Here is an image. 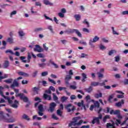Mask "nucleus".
<instances>
[{
  "label": "nucleus",
  "instance_id": "1",
  "mask_svg": "<svg viewBox=\"0 0 128 128\" xmlns=\"http://www.w3.org/2000/svg\"><path fill=\"white\" fill-rule=\"evenodd\" d=\"M100 40V37L98 36H94V37L93 38V40L90 39L89 40V45L90 46V48H96V46L94 44L95 42H98Z\"/></svg>",
  "mask_w": 128,
  "mask_h": 128
},
{
  "label": "nucleus",
  "instance_id": "2",
  "mask_svg": "<svg viewBox=\"0 0 128 128\" xmlns=\"http://www.w3.org/2000/svg\"><path fill=\"white\" fill-rule=\"evenodd\" d=\"M94 110L97 112L98 114H100L102 110V108H100V102L98 101L94 102Z\"/></svg>",
  "mask_w": 128,
  "mask_h": 128
},
{
  "label": "nucleus",
  "instance_id": "3",
  "mask_svg": "<svg viewBox=\"0 0 128 128\" xmlns=\"http://www.w3.org/2000/svg\"><path fill=\"white\" fill-rule=\"evenodd\" d=\"M102 114H100L98 117H94L92 120V124H94V123L96 122L98 124H100V120H102Z\"/></svg>",
  "mask_w": 128,
  "mask_h": 128
},
{
  "label": "nucleus",
  "instance_id": "4",
  "mask_svg": "<svg viewBox=\"0 0 128 128\" xmlns=\"http://www.w3.org/2000/svg\"><path fill=\"white\" fill-rule=\"evenodd\" d=\"M5 122H14L16 119L12 117V116L10 115V114H7Z\"/></svg>",
  "mask_w": 128,
  "mask_h": 128
},
{
  "label": "nucleus",
  "instance_id": "5",
  "mask_svg": "<svg viewBox=\"0 0 128 128\" xmlns=\"http://www.w3.org/2000/svg\"><path fill=\"white\" fill-rule=\"evenodd\" d=\"M65 108L67 110L68 112H70L71 111L74 112V110H76V107L74 106H72V104H69L66 106Z\"/></svg>",
  "mask_w": 128,
  "mask_h": 128
},
{
  "label": "nucleus",
  "instance_id": "6",
  "mask_svg": "<svg viewBox=\"0 0 128 128\" xmlns=\"http://www.w3.org/2000/svg\"><path fill=\"white\" fill-rule=\"evenodd\" d=\"M4 87H2V86H0V96L4 98L5 100H7L9 102H12V100H10V98H9L8 96H4V92H2V90H4Z\"/></svg>",
  "mask_w": 128,
  "mask_h": 128
},
{
  "label": "nucleus",
  "instance_id": "7",
  "mask_svg": "<svg viewBox=\"0 0 128 128\" xmlns=\"http://www.w3.org/2000/svg\"><path fill=\"white\" fill-rule=\"evenodd\" d=\"M38 114L40 116H42L44 114V106L42 104H40L38 107Z\"/></svg>",
  "mask_w": 128,
  "mask_h": 128
},
{
  "label": "nucleus",
  "instance_id": "8",
  "mask_svg": "<svg viewBox=\"0 0 128 128\" xmlns=\"http://www.w3.org/2000/svg\"><path fill=\"white\" fill-rule=\"evenodd\" d=\"M10 100H11V102H9V104H11V106L12 108H18V104H20V102L18 101L17 100H14V103H12V100H10Z\"/></svg>",
  "mask_w": 128,
  "mask_h": 128
},
{
  "label": "nucleus",
  "instance_id": "9",
  "mask_svg": "<svg viewBox=\"0 0 128 128\" xmlns=\"http://www.w3.org/2000/svg\"><path fill=\"white\" fill-rule=\"evenodd\" d=\"M69 32L70 34H74V32H75L79 38H82V34H80V30H78L76 29H72L70 30L69 31Z\"/></svg>",
  "mask_w": 128,
  "mask_h": 128
},
{
  "label": "nucleus",
  "instance_id": "10",
  "mask_svg": "<svg viewBox=\"0 0 128 128\" xmlns=\"http://www.w3.org/2000/svg\"><path fill=\"white\" fill-rule=\"evenodd\" d=\"M56 106V104L54 102L50 104V106L49 110H48V112H54V110Z\"/></svg>",
  "mask_w": 128,
  "mask_h": 128
},
{
  "label": "nucleus",
  "instance_id": "11",
  "mask_svg": "<svg viewBox=\"0 0 128 128\" xmlns=\"http://www.w3.org/2000/svg\"><path fill=\"white\" fill-rule=\"evenodd\" d=\"M91 86H106L104 82L100 83L98 82H91Z\"/></svg>",
  "mask_w": 128,
  "mask_h": 128
},
{
  "label": "nucleus",
  "instance_id": "12",
  "mask_svg": "<svg viewBox=\"0 0 128 128\" xmlns=\"http://www.w3.org/2000/svg\"><path fill=\"white\" fill-rule=\"evenodd\" d=\"M34 52H44V48H40V45H36L35 48H34Z\"/></svg>",
  "mask_w": 128,
  "mask_h": 128
},
{
  "label": "nucleus",
  "instance_id": "13",
  "mask_svg": "<svg viewBox=\"0 0 128 128\" xmlns=\"http://www.w3.org/2000/svg\"><path fill=\"white\" fill-rule=\"evenodd\" d=\"M84 121H82V120H80L78 123H76L74 122H72L70 123L69 124L68 126H80V124H82Z\"/></svg>",
  "mask_w": 128,
  "mask_h": 128
},
{
  "label": "nucleus",
  "instance_id": "14",
  "mask_svg": "<svg viewBox=\"0 0 128 128\" xmlns=\"http://www.w3.org/2000/svg\"><path fill=\"white\" fill-rule=\"evenodd\" d=\"M72 76L70 75H66L65 76V84H70V80H72Z\"/></svg>",
  "mask_w": 128,
  "mask_h": 128
},
{
  "label": "nucleus",
  "instance_id": "15",
  "mask_svg": "<svg viewBox=\"0 0 128 128\" xmlns=\"http://www.w3.org/2000/svg\"><path fill=\"white\" fill-rule=\"evenodd\" d=\"M20 86V83L18 82L16 79H15L13 83L11 84V88H14L16 86Z\"/></svg>",
  "mask_w": 128,
  "mask_h": 128
},
{
  "label": "nucleus",
  "instance_id": "16",
  "mask_svg": "<svg viewBox=\"0 0 128 128\" xmlns=\"http://www.w3.org/2000/svg\"><path fill=\"white\" fill-rule=\"evenodd\" d=\"M6 116H4V113L2 111H0V120L6 122Z\"/></svg>",
  "mask_w": 128,
  "mask_h": 128
},
{
  "label": "nucleus",
  "instance_id": "17",
  "mask_svg": "<svg viewBox=\"0 0 128 128\" xmlns=\"http://www.w3.org/2000/svg\"><path fill=\"white\" fill-rule=\"evenodd\" d=\"M19 98H20V100H22L23 102H28V97L24 96V94H22Z\"/></svg>",
  "mask_w": 128,
  "mask_h": 128
},
{
  "label": "nucleus",
  "instance_id": "18",
  "mask_svg": "<svg viewBox=\"0 0 128 128\" xmlns=\"http://www.w3.org/2000/svg\"><path fill=\"white\" fill-rule=\"evenodd\" d=\"M13 88L14 92H16V98H18V96H22V93H20L18 94L20 90H18V89H16V88Z\"/></svg>",
  "mask_w": 128,
  "mask_h": 128
},
{
  "label": "nucleus",
  "instance_id": "19",
  "mask_svg": "<svg viewBox=\"0 0 128 128\" xmlns=\"http://www.w3.org/2000/svg\"><path fill=\"white\" fill-rule=\"evenodd\" d=\"M43 4L46 6H54V4L50 2L48 0H43Z\"/></svg>",
  "mask_w": 128,
  "mask_h": 128
},
{
  "label": "nucleus",
  "instance_id": "20",
  "mask_svg": "<svg viewBox=\"0 0 128 128\" xmlns=\"http://www.w3.org/2000/svg\"><path fill=\"white\" fill-rule=\"evenodd\" d=\"M43 98L44 100H52V96L50 95H48L46 94H44Z\"/></svg>",
  "mask_w": 128,
  "mask_h": 128
},
{
  "label": "nucleus",
  "instance_id": "21",
  "mask_svg": "<svg viewBox=\"0 0 128 128\" xmlns=\"http://www.w3.org/2000/svg\"><path fill=\"white\" fill-rule=\"evenodd\" d=\"M74 18L76 22H80L82 18V16L80 14H76L74 16Z\"/></svg>",
  "mask_w": 128,
  "mask_h": 128
},
{
  "label": "nucleus",
  "instance_id": "22",
  "mask_svg": "<svg viewBox=\"0 0 128 128\" xmlns=\"http://www.w3.org/2000/svg\"><path fill=\"white\" fill-rule=\"evenodd\" d=\"M81 76L82 77V82H86V79L88 78V76L86 75V73H82L81 74Z\"/></svg>",
  "mask_w": 128,
  "mask_h": 128
},
{
  "label": "nucleus",
  "instance_id": "23",
  "mask_svg": "<svg viewBox=\"0 0 128 128\" xmlns=\"http://www.w3.org/2000/svg\"><path fill=\"white\" fill-rule=\"evenodd\" d=\"M82 22L84 24H86L87 28H90V22L88 21V19H84Z\"/></svg>",
  "mask_w": 128,
  "mask_h": 128
},
{
  "label": "nucleus",
  "instance_id": "24",
  "mask_svg": "<svg viewBox=\"0 0 128 128\" xmlns=\"http://www.w3.org/2000/svg\"><path fill=\"white\" fill-rule=\"evenodd\" d=\"M124 104V100H122L121 102H118L116 104V106H122V104Z\"/></svg>",
  "mask_w": 128,
  "mask_h": 128
},
{
  "label": "nucleus",
  "instance_id": "25",
  "mask_svg": "<svg viewBox=\"0 0 128 128\" xmlns=\"http://www.w3.org/2000/svg\"><path fill=\"white\" fill-rule=\"evenodd\" d=\"M110 115H106L103 119L102 120L104 122H106V120H110Z\"/></svg>",
  "mask_w": 128,
  "mask_h": 128
},
{
  "label": "nucleus",
  "instance_id": "26",
  "mask_svg": "<svg viewBox=\"0 0 128 128\" xmlns=\"http://www.w3.org/2000/svg\"><path fill=\"white\" fill-rule=\"evenodd\" d=\"M18 74H19V76H30L28 74L22 72H18Z\"/></svg>",
  "mask_w": 128,
  "mask_h": 128
},
{
  "label": "nucleus",
  "instance_id": "27",
  "mask_svg": "<svg viewBox=\"0 0 128 128\" xmlns=\"http://www.w3.org/2000/svg\"><path fill=\"white\" fill-rule=\"evenodd\" d=\"M94 96L96 98H102V92L96 94Z\"/></svg>",
  "mask_w": 128,
  "mask_h": 128
},
{
  "label": "nucleus",
  "instance_id": "28",
  "mask_svg": "<svg viewBox=\"0 0 128 128\" xmlns=\"http://www.w3.org/2000/svg\"><path fill=\"white\" fill-rule=\"evenodd\" d=\"M84 90H85V92H92V86H90L88 88L84 89Z\"/></svg>",
  "mask_w": 128,
  "mask_h": 128
},
{
  "label": "nucleus",
  "instance_id": "29",
  "mask_svg": "<svg viewBox=\"0 0 128 128\" xmlns=\"http://www.w3.org/2000/svg\"><path fill=\"white\" fill-rule=\"evenodd\" d=\"M18 34L20 36H21L22 38V36H26V33H24V31L20 30H19V32H18Z\"/></svg>",
  "mask_w": 128,
  "mask_h": 128
},
{
  "label": "nucleus",
  "instance_id": "30",
  "mask_svg": "<svg viewBox=\"0 0 128 128\" xmlns=\"http://www.w3.org/2000/svg\"><path fill=\"white\" fill-rule=\"evenodd\" d=\"M77 106H83L84 108L86 109V106L84 105V100H82L81 102H78Z\"/></svg>",
  "mask_w": 128,
  "mask_h": 128
},
{
  "label": "nucleus",
  "instance_id": "31",
  "mask_svg": "<svg viewBox=\"0 0 128 128\" xmlns=\"http://www.w3.org/2000/svg\"><path fill=\"white\" fill-rule=\"evenodd\" d=\"M80 120V116L72 118L73 122L76 124H78V121Z\"/></svg>",
  "mask_w": 128,
  "mask_h": 128
},
{
  "label": "nucleus",
  "instance_id": "32",
  "mask_svg": "<svg viewBox=\"0 0 128 128\" xmlns=\"http://www.w3.org/2000/svg\"><path fill=\"white\" fill-rule=\"evenodd\" d=\"M114 54H116V50H111L108 52V56H112Z\"/></svg>",
  "mask_w": 128,
  "mask_h": 128
},
{
  "label": "nucleus",
  "instance_id": "33",
  "mask_svg": "<svg viewBox=\"0 0 128 128\" xmlns=\"http://www.w3.org/2000/svg\"><path fill=\"white\" fill-rule=\"evenodd\" d=\"M114 60L116 62H118L120 60V56H116L114 57Z\"/></svg>",
  "mask_w": 128,
  "mask_h": 128
},
{
  "label": "nucleus",
  "instance_id": "34",
  "mask_svg": "<svg viewBox=\"0 0 128 128\" xmlns=\"http://www.w3.org/2000/svg\"><path fill=\"white\" fill-rule=\"evenodd\" d=\"M22 118H24V120H30V118L28 117V116L26 114H24L22 115Z\"/></svg>",
  "mask_w": 128,
  "mask_h": 128
},
{
  "label": "nucleus",
  "instance_id": "35",
  "mask_svg": "<svg viewBox=\"0 0 128 128\" xmlns=\"http://www.w3.org/2000/svg\"><path fill=\"white\" fill-rule=\"evenodd\" d=\"M28 62H30V58H32V54L30 52H28Z\"/></svg>",
  "mask_w": 128,
  "mask_h": 128
},
{
  "label": "nucleus",
  "instance_id": "36",
  "mask_svg": "<svg viewBox=\"0 0 128 128\" xmlns=\"http://www.w3.org/2000/svg\"><path fill=\"white\" fill-rule=\"evenodd\" d=\"M18 14V12L16 10H14L10 14V18H12L13 16H15V14Z\"/></svg>",
  "mask_w": 128,
  "mask_h": 128
},
{
  "label": "nucleus",
  "instance_id": "37",
  "mask_svg": "<svg viewBox=\"0 0 128 128\" xmlns=\"http://www.w3.org/2000/svg\"><path fill=\"white\" fill-rule=\"evenodd\" d=\"M48 29L50 31L52 32V34H54V29L52 28V26H48Z\"/></svg>",
  "mask_w": 128,
  "mask_h": 128
},
{
  "label": "nucleus",
  "instance_id": "38",
  "mask_svg": "<svg viewBox=\"0 0 128 128\" xmlns=\"http://www.w3.org/2000/svg\"><path fill=\"white\" fill-rule=\"evenodd\" d=\"M38 70L34 71L32 74V77L36 78V76H38Z\"/></svg>",
  "mask_w": 128,
  "mask_h": 128
},
{
  "label": "nucleus",
  "instance_id": "39",
  "mask_svg": "<svg viewBox=\"0 0 128 128\" xmlns=\"http://www.w3.org/2000/svg\"><path fill=\"white\" fill-rule=\"evenodd\" d=\"M32 90H33V92H36L37 94H38V90H40V88L34 87V88H33Z\"/></svg>",
  "mask_w": 128,
  "mask_h": 128
},
{
  "label": "nucleus",
  "instance_id": "40",
  "mask_svg": "<svg viewBox=\"0 0 128 128\" xmlns=\"http://www.w3.org/2000/svg\"><path fill=\"white\" fill-rule=\"evenodd\" d=\"M44 28H38L34 29V32H42V30H43Z\"/></svg>",
  "mask_w": 128,
  "mask_h": 128
},
{
  "label": "nucleus",
  "instance_id": "41",
  "mask_svg": "<svg viewBox=\"0 0 128 128\" xmlns=\"http://www.w3.org/2000/svg\"><path fill=\"white\" fill-rule=\"evenodd\" d=\"M44 18H45L46 20H51V22H54V20H52V18L46 16V14H44Z\"/></svg>",
  "mask_w": 128,
  "mask_h": 128
},
{
  "label": "nucleus",
  "instance_id": "42",
  "mask_svg": "<svg viewBox=\"0 0 128 128\" xmlns=\"http://www.w3.org/2000/svg\"><path fill=\"white\" fill-rule=\"evenodd\" d=\"M2 44L4 47L1 48H0L1 50H4V48H6V42L4 40H2Z\"/></svg>",
  "mask_w": 128,
  "mask_h": 128
},
{
  "label": "nucleus",
  "instance_id": "43",
  "mask_svg": "<svg viewBox=\"0 0 128 128\" xmlns=\"http://www.w3.org/2000/svg\"><path fill=\"white\" fill-rule=\"evenodd\" d=\"M112 30L113 34H116L117 36H118L119 34L118 32H116V31L114 30V28L112 27Z\"/></svg>",
  "mask_w": 128,
  "mask_h": 128
},
{
  "label": "nucleus",
  "instance_id": "44",
  "mask_svg": "<svg viewBox=\"0 0 128 128\" xmlns=\"http://www.w3.org/2000/svg\"><path fill=\"white\" fill-rule=\"evenodd\" d=\"M4 68H8V66H10V62H8V60H6L4 63Z\"/></svg>",
  "mask_w": 128,
  "mask_h": 128
},
{
  "label": "nucleus",
  "instance_id": "45",
  "mask_svg": "<svg viewBox=\"0 0 128 128\" xmlns=\"http://www.w3.org/2000/svg\"><path fill=\"white\" fill-rule=\"evenodd\" d=\"M86 56H88V54H86L84 53L81 54L80 56V58H86Z\"/></svg>",
  "mask_w": 128,
  "mask_h": 128
},
{
  "label": "nucleus",
  "instance_id": "46",
  "mask_svg": "<svg viewBox=\"0 0 128 128\" xmlns=\"http://www.w3.org/2000/svg\"><path fill=\"white\" fill-rule=\"evenodd\" d=\"M12 80H14L12 78H11V79H8V80H5L4 82L7 84H12Z\"/></svg>",
  "mask_w": 128,
  "mask_h": 128
},
{
  "label": "nucleus",
  "instance_id": "47",
  "mask_svg": "<svg viewBox=\"0 0 128 128\" xmlns=\"http://www.w3.org/2000/svg\"><path fill=\"white\" fill-rule=\"evenodd\" d=\"M8 42L9 44H14V39L12 38H8Z\"/></svg>",
  "mask_w": 128,
  "mask_h": 128
},
{
  "label": "nucleus",
  "instance_id": "48",
  "mask_svg": "<svg viewBox=\"0 0 128 128\" xmlns=\"http://www.w3.org/2000/svg\"><path fill=\"white\" fill-rule=\"evenodd\" d=\"M33 120H36V118H37L38 120H42V118L40 117H38L36 115L33 116L32 117Z\"/></svg>",
  "mask_w": 128,
  "mask_h": 128
},
{
  "label": "nucleus",
  "instance_id": "49",
  "mask_svg": "<svg viewBox=\"0 0 128 128\" xmlns=\"http://www.w3.org/2000/svg\"><path fill=\"white\" fill-rule=\"evenodd\" d=\"M106 126L107 128H114V126L110 123H107Z\"/></svg>",
  "mask_w": 128,
  "mask_h": 128
},
{
  "label": "nucleus",
  "instance_id": "50",
  "mask_svg": "<svg viewBox=\"0 0 128 128\" xmlns=\"http://www.w3.org/2000/svg\"><path fill=\"white\" fill-rule=\"evenodd\" d=\"M58 16L60 18H64V13H62V12H60L59 13H58Z\"/></svg>",
  "mask_w": 128,
  "mask_h": 128
},
{
  "label": "nucleus",
  "instance_id": "51",
  "mask_svg": "<svg viewBox=\"0 0 128 128\" xmlns=\"http://www.w3.org/2000/svg\"><path fill=\"white\" fill-rule=\"evenodd\" d=\"M66 100H68V97L63 96L61 98V102H66Z\"/></svg>",
  "mask_w": 128,
  "mask_h": 128
},
{
  "label": "nucleus",
  "instance_id": "52",
  "mask_svg": "<svg viewBox=\"0 0 128 128\" xmlns=\"http://www.w3.org/2000/svg\"><path fill=\"white\" fill-rule=\"evenodd\" d=\"M97 74L98 75V78H104V74L102 73L98 72Z\"/></svg>",
  "mask_w": 128,
  "mask_h": 128
},
{
  "label": "nucleus",
  "instance_id": "53",
  "mask_svg": "<svg viewBox=\"0 0 128 128\" xmlns=\"http://www.w3.org/2000/svg\"><path fill=\"white\" fill-rule=\"evenodd\" d=\"M46 66V63H42V64H39L38 66L40 68H44Z\"/></svg>",
  "mask_w": 128,
  "mask_h": 128
},
{
  "label": "nucleus",
  "instance_id": "54",
  "mask_svg": "<svg viewBox=\"0 0 128 128\" xmlns=\"http://www.w3.org/2000/svg\"><path fill=\"white\" fill-rule=\"evenodd\" d=\"M48 72L45 71L42 73L41 76H48Z\"/></svg>",
  "mask_w": 128,
  "mask_h": 128
},
{
  "label": "nucleus",
  "instance_id": "55",
  "mask_svg": "<svg viewBox=\"0 0 128 128\" xmlns=\"http://www.w3.org/2000/svg\"><path fill=\"white\" fill-rule=\"evenodd\" d=\"M48 80L50 82H52V84H56V81H54V80H52V79L48 78Z\"/></svg>",
  "mask_w": 128,
  "mask_h": 128
},
{
  "label": "nucleus",
  "instance_id": "56",
  "mask_svg": "<svg viewBox=\"0 0 128 128\" xmlns=\"http://www.w3.org/2000/svg\"><path fill=\"white\" fill-rule=\"evenodd\" d=\"M100 50H106V48L104 46L101 44H100Z\"/></svg>",
  "mask_w": 128,
  "mask_h": 128
},
{
  "label": "nucleus",
  "instance_id": "57",
  "mask_svg": "<svg viewBox=\"0 0 128 128\" xmlns=\"http://www.w3.org/2000/svg\"><path fill=\"white\" fill-rule=\"evenodd\" d=\"M8 78V74H6L4 76H0V80H4V78Z\"/></svg>",
  "mask_w": 128,
  "mask_h": 128
},
{
  "label": "nucleus",
  "instance_id": "58",
  "mask_svg": "<svg viewBox=\"0 0 128 128\" xmlns=\"http://www.w3.org/2000/svg\"><path fill=\"white\" fill-rule=\"evenodd\" d=\"M10 52V54H14V52H12V50H8L6 51V53L8 54Z\"/></svg>",
  "mask_w": 128,
  "mask_h": 128
},
{
  "label": "nucleus",
  "instance_id": "59",
  "mask_svg": "<svg viewBox=\"0 0 128 128\" xmlns=\"http://www.w3.org/2000/svg\"><path fill=\"white\" fill-rule=\"evenodd\" d=\"M37 56H38V58H44V54H42V53H39L38 54H37Z\"/></svg>",
  "mask_w": 128,
  "mask_h": 128
},
{
  "label": "nucleus",
  "instance_id": "60",
  "mask_svg": "<svg viewBox=\"0 0 128 128\" xmlns=\"http://www.w3.org/2000/svg\"><path fill=\"white\" fill-rule=\"evenodd\" d=\"M102 40L103 42H105L106 44H108V40L106 38H102Z\"/></svg>",
  "mask_w": 128,
  "mask_h": 128
},
{
  "label": "nucleus",
  "instance_id": "61",
  "mask_svg": "<svg viewBox=\"0 0 128 128\" xmlns=\"http://www.w3.org/2000/svg\"><path fill=\"white\" fill-rule=\"evenodd\" d=\"M79 42L81 44H83V46H86V44H87L86 42H84V41L80 40Z\"/></svg>",
  "mask_w": 128,
  "mask_h": 128
},
{
  "label": "nucleus",
  "instance_id": "62",
  "mask_svg": "<svg viewBox=\"0 0 128 128\" xmlns=\"http://www.w3.org/2000/svg\"><path fill=\"white\" fill-rule=\"evenodd\" d=\"M61 12L62 14H66V8H62V9H61Z\"/></svg>",
  "mask_w": 128,
  "mask_h": 128
},
{
  "label": "nucleus",
  "instance_id": "63",
  "mask_svg": "<svg viewBox=\"0 0 128 128\" xmlns=\"http://www.w3.org/2000/svg\"><path fill=\"white\" fill-rule=\"evenodd\" d=\"M70 88H72V90H76V85H70Z\"/></svg>",
  "mask_w": 128,
  "mask_h": 128
},
{
  "label": "nucleus",
  "instance_id": "64",
  "mask_svg": "<svg viewBox=\"0 0 128 128\" xmlns=\"http://www.w3.org/2000/svg\"><path fill=\"white\" fill-rule=\"evenodd\" d=\"M122 16H126V14H128V10H125V11H123L122 12Z\"/></svg>",
  "mask_w": 128,
  "mask_h": 128
}]
</instances>
